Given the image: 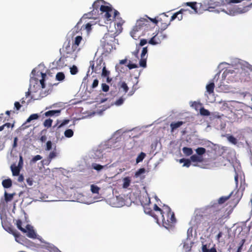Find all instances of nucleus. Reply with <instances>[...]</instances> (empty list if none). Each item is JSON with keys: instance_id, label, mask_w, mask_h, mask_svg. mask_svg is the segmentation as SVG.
<instances>
[{"instance_id": "f704fd0d", "label": "nucleus", "mask_w": 252, "mask_h": 252, "mask_svg": "<svg viewBox=\"0 0 252 252\" xmlns=\"http://www.w3.org/2000/svg\"><path fill=\"white\" fill-rule=\"evenodd\" d=\"M123 181V187L124 188H127L130 185V180L128 177H126L124 179Z\"/></svg>"}, {"instance_id": "a19ab883", "label": "nucleus", "mask_w": 252, "mask_h": 252, "mask_svg": "<svg viewBox=\"0 0 252 252\" xmlns=\"http://www.w3.org/2000/svg\"><path fill=\"white\" fill-rule=\"evenodd\" d=\"M57 156V153L55 151H53L51 152L47 158L49 162L51 161V160L55 158Z\"/></svg>"}, {"instance_id": "5fc2aeb1", "label": "nucleus", "mask_w": 252, "mask_h": 252, "mask_svg": "<svg viewBox=\"0 0 252 252\" xmlns=\"http://www.w3.org/2000/svg\"><path fill=\"white\" fill-rule=\"evenodd\" d=\"M52 143L51 141H48L46 144V151H50L52 149Z\"/></svg>"}, {"instance_id": "cd10ccee", "label": "nucleus", "mask_w": 252, "mask_h": 252, "mask_svg": "<svg viewBox=\"0 0 252 252\" xmlns=\"http://www.w3.org/2000/svg\"><path fill=\"white\" fill-rule=\"evenodd\" d=\"M232 194V192L230 193V194L228 195V196H221L218 200V203L220 204L224 203L225 202H226L227 200H228L230 198Z\"/></svg>"}, {"instance_id": "c03bdc74", "label": "nucleus", "mask_w": 252, "mask_h": 252, "mask_svg": "<svg viewBox=\"0 0 252 252\" xmlns=\"http://www.w3.org/2000/svg\"><path fill=\"white\" fill-rule=\"evenodd\" d=\"M70 72L72 75H75L78 72V69L76 66L73 65L70 68Z\"/></svg>"}, {"instance_id": "6e6552de", "label": "nucleus", "mask_w": 252, "mask_h": 252, "mask_svg": "<svg viewBox=\"0 0 252 252\" xmlns=\"http://www.w3.org/2000/svg\"><path fill=\"white\" fill-rule=\"evenodd\" d=\"M36 71L35 69H33L32 71V74L33 75V77H31V81L34 80L36 84H37L38 81L39 80L38 78L34 77L35 76ZM39 73V74L41 75V79H39L40 84L41 85V88L43 89L45 87V78L47 77V75L45 73H42L41 72H37V73Z\"/></svg>"}, {"instance_id": "ea45409f", "label": "nucleus", "mask_w": 252, "mask_h": 252, "mask_svg": "<svg viewBox=\"0 0 252 252\" xmlns=\"http://www.w3.org/2000/svg\"><path fill=\"white\" fill-rule=\"evenodd\" d=\"M106 166V165L102 166L100 164H98L96 163H93L92 164V167L93 168L97 170V171H100L101 169H102L104 167Z\"/></svg>"}, {"instance_id": "a878e982", "label": "nucleus", "mask_w": 252, "mask_h": 252, "mask_svg": "<svg viewBox=\"0 0 252 252\" xmlns=\"http://www.w3.org/2000/svg\"><path fill=\"white\" fill-rule=\"evenodd\" d=\"M14 195H15L14 193L9 194V193H8L6 191H5V192H4L5 201L6 202L11 201L13 199V196Z\"/></svg>"}, {"instance_id": "e2e57ef3", "label": "nucleus", "mask_w": 252, "mask_h": 252, "mask_svg": "<svg viewBox=\"0 0 252 252\" xmlns=\"http://www.w3.org/2000/svg\"><path fill=\"white\" fill-rule=\"evenodd\" d=\"M127 66L128 67V68L129 69H133V68H137L138 67V66L136 64L130 63H129L127 65Z\"/></svg>"}, {"instance_id": "7ed1b4c3", "label": "nucleus", "mask_w": 252, "mask_h": 252, "mask_svg": "<svg viewBox=\"0 0 252 252\" xmlns=\"http://www.w3.org/2000/svg\"><path fill=\"white\" fill-rule=\"evenodd\" d=\"M77 50L71 44L70 40H67L63 43L62 49H60V52L63 58H66L72 61H74L77 57Z\"/></svg>"}, {"instance_id": "e433bc0d", "label": "nucleus", "mask_w": 252, "mask_h": 252, "mask_svg": "<svg viewBox=\"0 0 252 252\" xmlns=\"http://www.w3.org/2000/svg\"><path fill=\"white\" fill-rule=\"evenodd\" d=\"M200 114L202 116H208L210 115V112L204 107H201L200 109Z\"/></svg>"}, {"instance_id": "9b49d317", "label": "nucleus", "mask_w": 252, "mask_h": 252, "mask_svg": "<svg viewBox=\"0 0 252 252\" xmlns=\"http://www.w3.org/2000/svg\"><path fill=\"white\" fill-rule=\"evenodd\" d=\"M3 227L6 231L9 233L12 234L15 237V240L17 242H19L18 238L20 237V234L15 229L11 226H3Z\"/></svg>"}, {"instance_id": "f3484780", "label": "nucleus", "mask_w": 252, "mask_h": 252, "mask_svg": "<svg viewBox=\"0 0 252 252\" xmlns=\"http://www.w3.org/2000/svg\"><path fill=\"white\" fill-rule=\"evenodd\" d=\"M67 59L66 58H63V55H61V58L57 61L56 64L59 68H63L66 65L65 61H67Z\"/></svg>"}, {"instance_id": "603ef678", "label": "nucleus", "mask_w": 252, "mask_h": 252, "mask_svg": "<svg viewBox=\"0 0 252 252\" xmlns=\"http://www.w3.org/2000/svg\"><path fill=\"white\" fill-rule=\"evenodd\" d=\"M124 100L125 98L123 97H121L115 101V104L117 106L121 105L124 103Z\"/></svg>"}, {"instance_id": "ddd939ff", "label": "nucleus", "mask_w": 252, "mask_h": 252, "mask_svg": "<svg viewBox=\"0 0 252 252\" xmlns=\"http://www.w3.org/2000/svg\"><path fill=\"white\" fill-rule=\"evenodd\" d=\"M198 4L199 5V6L198 7L197 12V14H201L205 11L210 10L204 0H203L201 2L198 3Z\"/></svg>"}, {"instance_id": "1a4fd4ad", "label": "nucleus", "mask_w": 252, "mask_h": 252, "mask_svg": "<svg viewBox=\"0 0 252 252\" xmlns=\"http://www.w3.org/2000/svg\"><path fill=\"white\" fill-rule=\"evenodd\" d=\"M168 18V16L165 14L163 15L159 19V21L160 22V29L162 30H165L170 24V19L166 20Z\"/></svg>"}, {"instance_id": "8fccbe9b", "label": "nucleus", "mask_w": 252, "mask_h": 252, "mask_svg": "<svg viewBox=\"0 0 252 252\" xmlns=\"http://www.w3.org/2000/svg\"><path fill=\"white\" fill-rule=\"evenodd\" d=\"M110 74V72L106 70L105 66H104L102 70V76L103 77H108Z\"/></svg>"}, {"instance_id": "864d4df0", "label": "nucleus", "mask_w": 252, "mask_h": 252, "mask_svg": "<svg viewBox=\"0 0 252 252\" xmlns=\"http://www.w3.org/2000/svg\"><path fill=\"white\" fill-rule=\"evenodd\" d=\"M102 90L104 92H107L109 90V87L108 85L105 83H102L101 84Z\"/></svg>"}, {"instance_id": "58836bf2", "label": "nucleus", "mask_w": 252, "mask_h": 252, "mask_svg": "<svg viewBox=\"0 0 252 252\" xmlns=\"http://www.w3.org/2000/svg\"><path fill=\"white\" fill-rule=\"evenodd\" d=\"M91 190L93 193H98L100 188L96 185H92L91 186Z\"/></svg>"}, {"instance_id": "393cba45", "label": "nucleus", "mask_w": 252, "mask_h": 252, "mask_svg": "<svg viewBox=\"0 0 252 252\" xmlns=\"http://www.w3.org/2000/svg\"><path fill=\"white\" fill-rule=\"evenodd\" d=\"M184 154L187 156H189L192 154L193 151L191 148L185 147L182 149Z\"/></svg>"}, {"instance_id": "09e8293b", "label": "nucleus", "mask_w": 252, "mask_h": 252, "mask_svg": "<svg viewBox=\"0 0 252 252\" xmlns=\"http://www.w3.org/2000/svg\"><path fill=\"white\" fill-rule=\"evenodd\" d=\"M145 172V169L144 168H141L139 169L135 173V175L136 177L139 176L142 174H143Z\"/></svg>"}, {"instance_id": "4468645a", "label": "nucleus", "mask_w": 252, "mask_h": 252, "mask_svg": "<svg viewBox=\"0 0 252 252\" xmlns=\"http://www.w3.org/2000/svg\"><path fill=\"white\" fill-rule=\"evenodd\" d=\"M144 212L146 214H148L153 217L156 220L157 222H158L159 219L157 214H156L155 212H154L153 210H152L150 208H149L147 206L145 207Z\"/></svg>"}, {"instance_id": "bb28decb", "label": "nucleus", "mask_w": 252, "mask_h": 252, "mask_svg": "<svg viewBox=\"0 0 252 252\" xmlns=\"http://www.w3.org/2000/svg\"><path fill=\"white\" fill-rule=\"evenodd\" d=\"M214 88L215 84L213 82L210 83L206 86L207 91L209 94H212L214 93Z\"/></svg>"}, {"instance_id": "7c9ffc66", "label": "nucleus", "mask_w": 252, "mask_h": 252, "mask_svg": "<svg viewBox=\"0 0 252 252\" xmlns=\"http://www.w3.org/2000/svg\"><path fill=\"white\" fill-rule=\"evenodd\" d=\"M145 157H146V154L143 152H141L138 156V157L136 158V163H138L141 162L144 159V158H145Z\"/></svg>"}, {"instance_id": "338daca9", "label": "nucleus", "mask_w": 252, "mask_h": 252, "mask_svg": "<svg viewBox=\"0 0 252 252\" xmlns=\"http://www.w3.org/2000/svg\"><path fill=\"white\" fill-rule=\"evenodd\" d=\"M245 239H242L241 241V243H240V246L239 247L238 250H237V252H241V250L242 249V247H243V246L244 245V244L245 243Z\"/></svg>"}, {"instance_id": "f257e3e1", "label": "nucleus", "mask_w": 252, "mask_h": 252, "mask_svg": "<svg viewBox=\"0 0 252 252\" xmlns=\"http://www.w3.org/2000/svg\"><path fill=\"white\" fill-rule=\"evenodd\" d=\"M209 9L222 6L221 11L235 16L248 12L252 7L251 0H204Z\"/></svg>"}, {"instance_id": "0e129e2a", "label": "nucleus", "mask_w": 252, "mask_h": 252, "mask_svg": "<svg viewBox=\"0 0 252 252\" xmlns=\"http://www.w3.org/2000/svg\"><path fill=\"white\" fill-rule=\"evenodd\" d=\"M136 89H137V88L136 87H135V85H134L132 87L131 90L128 93L127 95L128 96H131L132 95H133L134 94V93L135 92V91L136 90Z\"/></svg>"}, {"instance_id": "6ab92c4d", "label": "nucleus", "mask_w": 252, "mask_h": 252, "mask_svg": "<svg viewBox=\"0 0 252 252\" xmlns=\"http://www.w3.org/2000/svg\"><path fill=\"white\" fill-rule=\"evenodd\" d=\"M61 113L60 110H49L45 113L44 115L46 117H51L53 116H58Z\"/></svg>"}, {"instance_id": "680f3d73", "label": "nucleus", "mask_w": 252, "mask_h": 252, "mask_svg": "<svg viewBox=\"0 0 252 252\" xmlns=\"http://www.w3.org/2000/svg\"><path fill=\"white\" fill-rule=\"evenodd\" d=\"M209 249V246H208L207 245H203L202 248V252H208Z\"/></svg>"}, {"instance_id": "72a5a7b5", "label": "nucleus", "mask_w": 252, "mask_h": 252, "mask_svg": "<svg viewBox=\"0 0 252 252\" xmlns=\"http://www.w3.org/2000/svg\"><path fill=\"white\" fill-rule=\"evenodd\" d=\"M22 221L20 220H18L16 222V225L17 228L20 230L23 233H26L27 230L22 227Z\"/></svg>"}, {"instance_id": "412c9836", "label": "nucleus", "mask_w": 252, "mask_h": 252, "mask_svg": "<svg viewBox=\"0 0 252 252\" xmlns=\"http://www.w3.org/2000/svg\"><path fill=\"white\" fill-rule=\"evenodd\" d=\"M82 40V37L81 36H77L72 43V45L76 48L77 51H79V49H78V47Z\"/></svg>"}, {"instance_id": "bf43d9fd", "label": "nucleus", "mask_w": 252, "mask_h": 252, "mask_svg": "<svg viewBox=\"0 0 252 252\" xmlns=\"http://www.w3.org/2000/svg\"><path fill=\"white\" fill-rule=\"evenodd\" d=\"M147 43V41L145 39H142L140 40V43L138 45H137L136 46H139V48H140V47L144 46Z\"/></svg>"}, {"instance_id": "2eb2a0df", "label": "nucleus", "mask_w": 252, "mask_h": 252, "mask_svg": "<svg viewBox=\"0 0 252 252\" xmlns=\"http://www.w3.org/2000/svg\"><path fill=\"white\" fill-rule=\"evenodd\" d=\"M187 10L181 9L177 12L174 13L171 17L170 21H173L176 18H178L179 20H181L183 19V12L186 11Z\"/></svg>"}, {"instance_id": "c756f323", "label": "nucleus", "mask_w": 252, "mask_h": 252, "mask_svg": "<svg viewBox=\"0 0 252 252\" xmlns=\"http://www.w3.org/2000/svg\"><path fill=\"white\" fill-rule=\"evenodd\" d=\"M64 78V74L62 72H58L56 75V79L58 81H63Z\"/></svg>"}, {"instance_id": "6e6d98bb", "label": "nucleus", "mask_w": 252, "mask_h": 252, "mask_svg": "<svg viewBox=\"0 0 252 252\" xmlns=\"http://www.w3.org/2000/svg\"><path fill=\"white\" fill-rule=\"evenodd\" d=\"M146 19H148L150 21V25H151V23L152 22L155 24H158V23L159 22V20H157L156 18L155 19H152L149 17H148L147 16H146Z\"/></svg>"}, {"instance_id": "4be33fe9", "label": "nucleus", "mask_w": 252, "mask_h": 252, "mask_svg": "<svg viewBox=\"0 0 252 252\" xmlns=\"http://www.w3.org/2000/svg\"><path fill=\"white\" fill-rule=\"evenodd\" d=\"M12 181L10 179H5L2 181V185L4 188H9L12 186Z\"/></svg>"}, {"instance_id": "473e14b6", "label": "nucleus", "mask_w": 252, "mask_h": 252, "mask_svg": "<svg viewBox=\"0 0 252 252\" xmlns=\"http://www.w3.org/2000/svg\"><path fill=\"white\" fill-rule=\"evenodd\" d=\"M39 118V116L37 114H32L30 116V117L27 120L26 123H30L31 121L36 120Z\"/></svg>"}, {"instance_id": "3c124183", "label": "nucleus", "mask_w": 252, "mask_h": 252, "mask_svg": "<svg viewBox=\"0 0 252 252\" xmlns=\"http://www.w3.org/2000/svg\"><path fill=\"white\" fill-rule=\"evenodd\" d=\"M90 67L92 68V72L97 73V66H94V62H90Z\"/></svg>"}, {"instance_id": "423d86ee", "label": "nucleus", "mask_w": 252, "mask_h": 252, "mask_svg": "<svg viewBox=\"0 0 252 252\" xmlns=\"http://www.w3.org/2000/svg\"><path fill=\"white\" fill-rule=\"evenodd\" d=\"M224 215L220 210H216L213 212L211 216V220L209 223L211 225L222 224V219Z\"/></svg>"}, {"instance_id": "c9c22d12", "label": "nucleus", "mask_w": 252, "mask_h": 252, "mask_svg": "<svg viewBox=\"0 0 252 252\" xmlns=\"http://www.w3.org/2000/svg\"><path fill=\"white\" fill-rule=\"evenodd\" d=\"M196 153L198 156H202L206 153V149L203 147H199L195 150Z\"/></svg>"}, {"instance_id": "13d9d810", "label": "nucleus", "mask_w": 252, "mask_h": 252, "mask_svg": "<svg viewBox=\"0 0 252 252\" xmlns=\"http://www.w3.org/2000/svg\"><path fill=\"white\" fill-rule=\"evenodd\" d=\"M139 46H136V50L132 52V54L135 56L136 58H138V55L140 50Z\"/></svg>"}, {"instance_id": "5701e85b", "label": "nucleus", "mask_w": 252, "mask_h": 252, "mask_svg": "<svg viewBox=\"0 0 252 252\" xmlns=\"http://www.w3.org/2000/svg\"><path fill=\"white\" fill-rule=\"evenodd\" d=\"M203 160V158L201 157L197 156L196 155H192L190 157V161L192 162H202Z\"/></svg>"}, {"instance_id": "4d7b16f0", "label": "nucleus", "mask_w": 252, "mask_h": 252, "mask_svg": "<svg viewBox=\"0 0 252 252\" xmlns=\"http://www.w3.org/2000/svg\"><path fill=\"white\" fill-rule=\"evenodd\" d=\"M122 26V23H118L117 22L116 24H115L116 28L120 32H122L123 30Z\"/></svg>"}, {"instance_id": "39448f33", "label": "nucleus", "mask_w": 252, "mask_h": 252, "mask_svg": "<svg viewBox=\"0 0 252 252\" xmlns=\"http://www.w3.org/2000/svg\"><path fill=\"white\" fill-rule=\"evenodd\" d=\"M100 15L101 18L104 19L105 22H106V21H110L113 20V19L116 18L117 16H119L120 13L117 10L113 9L112 7L106 6H101Z\"/></svg>"}, {"instance_id": "774afa93", "label": "nucleus", "mask_w": 252, "mask_h": 252, "mask_svg": "<svg viewBox=\"0 0 252 252\" xmlns=\"http://www.w3.org/2000/svg\"><path fill=\"white\" fill-rule=\"evenodd\" d=\"M69 122V120H63L62 123L58 127L59 128H60L62 126H63L67 124Z\"/></svg>"}, {"instance_id": "de8ad7c7", "label": "nucleus", "mask_w": 252, "mask_h": 252, "mask_svg": "<svg viewBox=\"0 0 252 252\" xmlns=\"http://www.w3.org/2000/svg\"><path fill=\"white\" fill-rule=\"evenodd\" d=\"M147 53H148V49L147 47H144L142 49V53L141 54V58H146L147 57Z\"/></svg>"}, {"instance_id": "49530a36", "label": "nucleus", "mask_w": 252, "mask_h": 252, "mask_svg": "<svg viewBox=\"0 0 252 252\" xmlns=\"http://www.w3.org/2000/svg\"><path fill=\"white\" fill-rule=\"evenodd\" d=\"M42 158V157L40 155H37L32 158V159L31 160V162L35 163L37 160L41 159Z\"/></svg>"}, {"instance_id": "f03ea898", "label": "nucleus", "mask_w": 252, "mask_h": 252, "mask_svg": "<svg viewBox=\"0 0 252 252\" xmlns=\"http://www.w3.org/2000/svg\"><path fill=\"white\" fill-rule=\"evenodd\" d=\"M163 209L164 212L160 216L161 221L165 228L171 229L174 227L177 221L175 214L167 205L163 206Z\"/></svg>"}, {"instance_id": "b1692460", "label": "nucleus", "mask_w": 252, "mask_h": 252, "mask_svg": "<svg viewBox=\"0 0 252 252\" xmlns=\"http://www.w3.org/2000/svg\"><path fill=\"white\" fill-rule=\"evenodd\" d=\"M187 6L190 7L194 11L197 13L198 7L196 6L197 2H188L186 3Z\"/></svg>"}, {"instance_id": "052dcab7", "label": "nucleus", "mask_w": 252, "mask_h": 252, "mask_svg": "<svg viewBox=\"0 0 252 252\" xmlns=\"http://www.w3.org/2000/svg\"><path fill=\"white\" fill-rule=\"evenodd\" d=\"M23 166V159L22 156H20L18 166L22 168Z\"/></svg>"}, {"instance_id": "a211bd4d", "label": "nucleus", "mask_w": 252, "mask_h": 252, "mask_svg": "<svg viewBox=\"0 0 252 252\" xmlns=\"http://www.w3.org/2000/svg\"><path fill=\"white\" fill-rule=\"evenodd\" d=\"M119 90H123L125 93H127L129 88L125 82H120L118 84Z\"/></svg>"}, {"instance_id": "9d476101", "label": "nucleus", "mask_w": 252, "mask_h": 252, "mask_svg": "<svg viewBox=\"0 0 252 252\" xmlns=\"http://www.w3.org/2000/svg\"><path fill=\"white\" fill-rule=\"evenodd\" d=\"M105 3V2L103 0H97L95 1L93 4V10L92 11V15H93V13H95V11H97L98 9H99L101 11V6H106L103 5Z\"/></svg>"}, {"instance_id": "79ce46f5", "label": "nucleus", "mask_w": 252, "mask_h": 252, "mask_svg": "<svg viewBox=\"0 0 252 252\" xmlns=\"http://www.w3.org/2000/svg\"><path fill=\"white\" fill-rule=\"evenodd\" d=\"M147 57L146 58H141L139 62L140 66L142 67H146L147 66L146 64Z\"/></svg>"}, {"instance_id": "c85d7f7f", "label": "nucleus", "mask_w": 252, "mask_h": 252, "mask_svg": "<svg viewBox=\"0 0 252 252\" xmlns=\"http://www.w3.org/2000/svg\"><path fill=\"white\" fill-rule=\"evenodd\" d=\"M180 163L184 162L183 166L189 167L191 165L190 160L186 158H181L179 160Z\"/></svg>"}, {"instance_id": "0eeeda50", "label": "nucleus", "mask_w": 252, "mask_h": 252, "mask_svg": "<svg viewBox=\"0 0 252 252\" xmlns=\"http://www.w3.org/2000/svg\"><path fill=\"white\" fill-rule=\"evenodd\" d=\"M167 36L162 32H158L149 41V43L152 45H156L160 44L161 41L166 38Z\"/></svg>"}, {"instance_id": "2f4dec72", "label": "nucleus", "mask_w": 252, "mask_h": 252, "mask_svg": "<svg viewBox=\"0 0 252 252\" xmlns=\"http://www.w3.org/2000/svg\"><path fill=\"white\" fill-rule=\"evenodd\" d=\"M155 213H157V214H159L160 215H162L164 212V209H161L157 204L154 205V209L153 210Z\"/></svg>"}, {"instance_id": "aec40b11", "label": "nucleus", "mask_w": 252, "mask_h": 252, "mask_svg": "<svg viewBox=\"0 0 252 252\" xmlns=\"http://www.w3.org/2000/svg\"><path fill=\"white\" fill-rule=\"evenodd\" d=\"M12 175L14 176L19 175L20 171L22 168L15 166V165H12L10 167Z\"/></svg>"}, {"instance_id": "dca6fc26", "label": "nucleus", "mask_w": 252, "mask_h": 252, "mask_svg": "<svg viewBox=\"0 0 252 252\" xmlns=\"http://www.w3.org/2000/svg\"><path fill=\"white\" fill-rule=\"evenodd\" d=\"M185 122L182 121H178L177 122H172L170 124L171 131L173 132L175 129L180 127Z\"/></svg>"}, {"instance_id": "69168bd1", "label": "nucleus", "mask_w": 252, "mask_h": 252, "mask_svg": "<svg viewBox=\"0 0 252 252\" xmlns=\"http://www.w3.org/2000/svg\"><path fill=\"white\" fill-rule=\"evenodd\" d=\"M98 85V80L97 79H95L94 80L93 83L92 85V88H96Z\"/></svg>"}, {"instance_id": "20e7f679", "label": "nucleus", "mask_w": 252, "mask_h": 252, "mask_svg": "<svg viewBox=\"0 0 252 252\" xmlns=\"http://www.w3.org/2000/svg\"><path fill=\"white\" fill-rule=\"evenodd\" d=\"M150 27V21L145 18H141L136 21L135 26L130 32V35L134 39L139 38L140 34L138 32L144 30H146Z\"/></svg>"}, {"instance_id": "f8f14e48", "label": "nucleus", "mask_w": 252, "mask_h": 252, "mask_svg": "<svg viewBox=\"0 0 252 252\" xmlns=\"http://www.w3.org/2000/svg\"><path fill=\"white\" fill-rule=\"evenodd\" d=\"M26 230H27V236L30 238L32 239H35L36 237V234L34 231V230L33 229V227L31 226L29 224H28L26 226Z\"/></svg>"}, {"instance_id": "37998d69", "label": "nucleus", "mask_w": 252, "mask_h": 252, "mask_svg": "<svg viewBox=\"0 0 252 252\" xmlns=\"http://www.w3.org/2000/svg\"><path fill=\"white\" fill-rule=\"evenodd\" d=\"M227 140L231 143L234 145H236L237 143V140L236 138H235L232 135H229L227 136Z\"/></svg>"}, {"instance_id": "a18cd8bd", "label": "nucleus", "mask_w": 252, "mask_h": 252, "mask_svg": "<svg viewBox=\"0 0 252 252\" xmlns=\"http://www.w3.org/2000/svg\"><path fill=\"white\" fill-rule=\"evenodd\" d=\"M52 120L50 119L46 120L43 123L44 126L49 127L51 126L52 124Z\"/></svg>"}, {"instance_id": "4c0bfd02", "label": "nucleus", "mask_w": 252, "mask_h": 252, "mask_svg": "<svg viewBox=\"0 0 252 252\" xmlns=\"http://www.w3.org/2000/svg\"><path fill=\"white\" fill-rule=\"evenodd\" d=\"M73 131L71 129H66L64 133V136L67 138H70L73 135Z\"/></svg>"}]
</instances>
